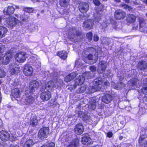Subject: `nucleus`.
I'll use <instances>...</instances> for the list:
<instances>
[{"label": "nucleus", "instance_id": "nucleus-46", "mask_svg": "<svg viewBox=\"0 0 147 147\" xmlns=\"http://www.w3.org/2000/svg\"><path fill=\"white\" fill-rule=\"evenodd\" d=\"M5 73L4 70L0 69V78L4 77L5 76Z\"/></svg>", "mask_w": 147, "mask_h": 147}, {"label": "nucleus", "instance_id": "nucleus-27", "mask_svg": "<svg viewBox=\"0 0 147 147\" xmlns=\"http://www.w3.org/2000/svg\"><path fill=\"white\" fill-rule=\"evenodd\" d=\"M70 31H71V32L69 33V35L70 37L71 36V38L74 39L76 35L78 34V32L75 28H73L72 30H70Z\"/></svg>", "mask_w": 147, "mask_h": 147}, {"label": "nucleus", "instance_id": "nucleus-55", "mask_svg": "<svg viewBox=\"0 0 147 147\" xmlns=\"http://www.w3.org/2000/svg\"><path fill=\"white\" fill-rule=\"evenodd\" d=\"M4 54L0 55V64L2 63L3 61L2 60V58L4 57Z\"/></svg>", "mask_w": 147, "mask_h": 147}, {"label": "nucleus", "instance_id": "nucleus-22", "mask_svg": "<svg viewBox=\"0 0 147 147\" xmlns=\"http://www.w3.org/2000/svg\"><path fill=\"white\" fill-rule=\"evenodd\" d=\"M136 17L134 15L129 14L126 19V22L130 24L134 23L136 20Z\"/></svg>", "mask_w": 147, "mask_h": 147}, {"label": "nucleus", "instance_id": "nucleus-39", "mask_svg": "<svg viewBox=\"0 0 147 147\" xmlns=\"http://www.w3.org/2000/svg\"><path fill=\"white\" fill-rule=\"evenodd\" d=\"M24 10L28 13H31L33 12V8L31 7H24L23 8Z\"/></svg>", "mask_w": 147, "mask_h": 147}, {"label": "nucleus", "instance_id": "nucleus-31", "mask_svg": "<svg viewBox=\"0 0 147 147\" xmlns=\"http://www.w3.org/2000/svg\"><path fill=\"white\" fill-rule=\"evenodd\" d=\"M34 143L32 139H29L26 141L24 147H30L32 146Z\"/></svg>", "mask_w": 147, "mask_h": 147}, {"label": "nucleus", "instance_id": "nucleus-10", "mask_svg": "<svg viewBox=\"0 0 147 147\" xmlns=\"http://www.w3.org/2000/svg\"><path fill=\"white\" fill-rule=\"evenodd\" d=\"M79 8L81 13H85L87 12L88 10L89 6L87 3L82 2L79 4Z\"/></svg>", "mask_w": 147, "mask_h": 147}, {"label": "nucleus", "instance_id": "nucleus-34", "mask_svg": "<svg viewBox=\"0 0 147 147\" xmlns=\"http://www.w3.org/2000/svg\"><path fill=\"white\" fill-rule=\"evenodd\" d=\"M70 0H60V5L63 7H66L68 5Z\"/></svg>", "mask_w": 147, "mask_h": 147}, {"label": "nucleus", "instance_id": "nucleus-26", "mask_svg": "<svg viewBox=\"0 0 147 147\" xmlns=\"http://www.w3.org/2000/svg\"><path fill=\"white\" fill-rule=\"evenodd\" d=\"M79 142L78 139H74L67 147H77Z\"/></svg>", "mask_w": 147, "mask_h": 147}, {"label": "nucleus", "instance_id": "nucleus-32", "mask_svg": "<svg viewBox=\"0 0 147 147\" xmlns=\"http://www.w3.org/2000/svg\"><path fill=\"white\" fill-rule=\"evenodd\" d=\"M4 56L6 61L4 62L5 63V64H7L9 63L10 60L11 59V55L9 53H7L4 55Z\"/></svg>", "mask_w": 147, "mask_h": 147}, {"label": "nucleus", "instance_id": "nucleus-41", "mask_svg": "<svg viewBox=\"0 0 147 147\" xmlns=\"http://www.w3.org/2000/svg\"><path fill=\"white\" fill-rule=\"evenodd\" d=\"M29 16L28 15L24 14L22 16L20 17L21 19L23 21L28 20L29 18Z\"/></svg>", "mask_w": 147, "mask_h": 147}, {"label": "nucleus", "instance_id": "nucleus-2", "mask_svg": "<svg viewBox=\"0 0 147 147\" xmlns=\"http://www.w3.org/2000/svg\"><path fill=\"white\" fill-rule=\"evenodd\" d=\"M32 92L26 89L25 91V101L24 103L26 105L32 103L34 101V98Z\"/></svg>", "mask_w": 147, "mask_h": 147}, {"label": "nucleus", "instance_id": "nucleus-4", "mask_svg": "<svg viewBox=\"0 0 147 147\" xmlns=\"http://www.w3.org/2000/svg\"><path fill=\"white\" fill-rule=\"evenodd\" d=\"M26 54L25 52H21L17 53L15 56L16 60L19 63L25 62L26 60Z\"/></svg>", "mask_w": 147, "mask_h": 147}, {"label": "nucleus", "instance_id": "nucleus-12", "mask_svg": "<svg viewBox=\"0 0 147 147\" xmlns=\"http://www.w3.org/2000/svg\"><path fill=\"white\" fill-rule=\"evenodd\" d=\"M9 135L8 132L2 130L0 132V138L3 141H6L9 139Z\"/></svg>", "mask_w": 147, "mask_h": 147}, {"label": "nucleus", "instance_id": "nucleus-16", "mask_svg": "<svg viewBox=\"0 0 147 147\" xmlns=\"http://www.w3.org/2000/svg\"><path fill=\"white\" fill-rule=\"evenodd\" d=\"M78 74V73L76 72H73L69 74L66 77L65 81L67 82L70 81L75 78Z\"/></svg>", "mask_w": 147, "mask_h": 147}, {"label": "nucleus", "instance_id": "nucleus-24", "mask_svg": "<svg viewBox=\"0 0 147 147\" xmlns=\"http://www.w3.org/2000/svg\"><path fill=\"white\" fill-rule=\"evenodd\" d=\"M7 30L6 28L0 26V39L4 37Z\"/></svg>", "mask_w": 147, "mask_h": 147}, {"label": "nucleus", "instance_id": "nucleus-42", "mask_svg": "<svg viewBox=\"0 0 147 147\" xmlns=\"http://www.w3.org/2000/svg\"><path fill=\"white\" fill-rule=\"evenodd\" d=\"M121 85L119 86H118V85L117 86H115V88L117 89V90L120 89L122 87H123L125 86V85L124 84H123L122 82H120L119 84Z\"/></svg>", "mask_w": 147, "mask_h": 147}, {"label": "nucleus", "instance_id": "nucleus-21", "mask_svg": "<svg viewBox=\"0 0 147 147\" xmlns=\"http://www.w3.org/2000/svg\"><path fill=\"white\" fill-rule=\"evenodd\" d=\"M112 99V97L109 94L105 95L102 98V101L106 104L110 103Z\"/></svg>", "mask_w": 147, "mask_h": 147}, {"label": "nucleus", "instance_id": "nucleus-52", "mask_svg": "<svg viewBox=\"0 0 147 147\" xmlns=\"http://www.w3.org/2000/svg\"><path fill=\"white\" fill-rule=\"evenodd\" d=\"M93 56L92 54H89L88 57V59L89 60H92L93 59Z\"/></svg>", "mask_w": 147, "mask_h": 147}, {"label": "nucleus", "instance_id": "nucleus-18", "mask_svg": "<svg viewBox=\"0 0 147 147\" xmlns=\"http://www.w3.org/2000/svg\"><path fill=\"white\" fill-rule=\"evenodd\" d=\"M81 141L82 144L86 145L92 144L93 143L92 140L90 137L88 136L83 137Z\"/></svg>", "mask_w": 147, "mask_h": 147}, {"label": "nucleus", "instance_id": "nucleus-28", "mask_svg": "<svg viewBox=\"0 0 147 147\" xmlns=\"http://www.w3.org/2000/svg\"><path fill=\"white\" fill-rule=\"evenodd\" d=\"M89 108L91 110H94L96 108V101L94 100H91L89 105Z\"/></svg>", "mask_w": 147, "mask_h": 147}, {"label": "nucleus", "instance_id": "nucleus-3", "mask_svg": "<svg viewBox=\"0 0 147 147\" xmlns=\"http://www.w3.org/2000/svg\"><path fill=\"white\" fill-rule=\"evenodd\" d=\"M39 83L35 80H32L30 82L28 87H27L26 89L31 92H33L35 88L37 89L39 87Z\"/></svg>", "mask_w": 147, "mask_h": 147}, {"label": "nucleus", "instance_id": "nucleus-59", "mask_svg": "<svg viewBox=\"0 0 147 147\" xmlns=\"http://www.w3.org/2000/svg\"><path fill=\"white\" fill-rule=\"evenodd\" d=\"M36 63H37V62L38 63V64H37L38 65H36V67L38 68V67H39L40 66V62H39L38 61V60L36 61Z\"/></svg>", "mask_w": 147, "mask_h": 147}, {"label": "nucleus", "instance_id": "nucleus-15", "mask_svg": "<svg viewBox=\"0 0 147 147\" xmlns=\"http://www.w3.org/2000/svg\"><path fill=\"white\" fill-rule=\"evenodd\" d=\"M50 92L49 91H44L40 95V98L43 101L48 100L51 98Z\"/></svg>", "mask_w": 147, "mask_h": 147}, {"label": "nucleus", "instance_id": "nucleus-63", "mask_svg": "<svg viewBox=\"0 0 147 147\" xmlns=\"http://www.w3.org/2000/svg\"><path fill=\"white\" fill-rule=\"evenodd\" d=\"M105 23H103L102 24V27H103L104 28H106V27H107L108 26V25H107V24H106V26H105Z\"/></svg>", "mask_w": 147, "mask_h": 147}, {"label": "nucleus", "instance_id": "nucleus-38", "mask_svg": "<svg viewBox=\"0 0 147 147\" xmlns=\"http://www.w3.org/2000/svg\"><path fill=\"white\" fill-rule=\"evenodd\" d=\"M84 118L85 119L86 122L92 124L93 121L92 120L91 117L90 116H85L84 117Z\"/></svg>", "mask_w": 147, "mask_h": 147}, {"label": "nucleus", "instance_id": "nucleus-44", "mask_svg": "<svg viewBox=\"0 0 147 147\" xmlns=\"http://www.w3.org/2000/svg\"><path fill=\"white\" fill-rule=\"evenodd\" d=\"M86 36L89 40H91L92 39V34L91 32L88 33L86 35Z\"/></svg>", "mask_w": 147, "mask_h": 147}, {"label": "nucleus", "instance_id": "nucleus-36", "mask_svg": "<svg viewBox=\"0 0 147 147\" xmlns=\"http://www.w3.org/2000/svg\"><path fill=\"white\" fill-rule=\"evenodd\" d=\"M146 20L143 18H140L139 19V22L140 24V29L144 27L145 28Z\"/></svg>", "mask_w": 147, "mask_h": 147}, {"label": "nucleus", "instance_id": "nucleus-43", "mask_svg": "<svg viewBox=\"0 0 147 147\" xmlns=\"http://www.w3.org/2000/svg\"><path fill=\"white\" fill-rule=\"evenodd\" d=\"M141 92L145 94H147V86L143 87L141 89Z\"/></svg>", "mask_w": 147, "mask_h": 147}, {"label": "nucleus", "instance_id": "nucleus-19", "mask_svg": "<svg viewBox=\"0 0 147 147\" xmlns=\"http://www.w3.org/2000/svg\"><path fill=\"white\" fill-rule=\"evenodd\" d=\"M15 8L13 6H9L5 8L4 10V14H10L13 13Z\"/></svg>", "mask_w": 147, "mask_h": 147}, {"label": "nucleus", "instance_id": "nucleus-61", "mask_svg": "<svg viewBox=\"0 0 147 147\" xmlns=\"http://www.w3.org/2000/svg\"><path fill=\"white\" fill-rule=\"evenodd\" d=\"M4 56H5L4 55ZM2 60L3 61V62H2V63L3 64H5V63L4 62L5 61H6V60H5V56H4L3 58H2Z\"/></svg>", "mask_w": 147, "mask_h": 147}, {"label": "nucleus", "instance_id": "nucleus-60", "mask_svg": "<svg viewBox=\"0 0 147 147\" xmlns=\"http://www.w3.org/2000/svg\"><path fill=\"white\" fill-rule=\"evenodd\" d=\"M127 9L129 11H131L132 10V8L131 7L128 5Z\"/></svg>", "mask_w": 147, "mask_h": 147}, {"label": "nucleus", "instance_id": "nucleus-14", "mask_svg": "<svg viewBox=\"0 0 147 147\" xmlns=\"http://www.w3.org/2000/svg\"><path fill=\"white\" fill-rule=\"evenodd\" d=\"M138 68L140 70L144 71L147 69V62L145 61L139 62L138 64Z\"/></svg>", "mask_w": 147, "mask_h": 147}, {"label": "nucleus", "instance_id": "nucleus-50", "mask_svg": "<svg viewBox=\"0 0 147 147\" xmlns=\"http://www.w3.org/2000/svg\"><path fill=\"white\" fill-rule=\"evenodd\" d=\"M90 70L92 72L95 71L96 69V67L94 66H91L90 68Z\"/></svg>", "mask_w": 147, "mask_h": 147}, {"label": "nucleus", "instance_id": "nucleus-57", "mask_svg": "<svg viewBox=\"0 0 147 147\" xmlns=\"http://www.w3.org/2000/svg\"><path fill=\"white\" fill-rule=\"evenodd\" d=\"M143 84H147V78H146L143 80Z\"/></svg>", "mask_w": 147, "mask_h": 147}, {"label": "nucleus", "instance_id": "nucleus-30", "mask_svg": "<svg viewBox=\"0 0 147 147\" xmlns=\"http://www.w3.org/2000/svg\"><path fill=\"white\" fill-rule=\"evenodd\" d=\"M103 12L100 11L98 12H97L95 14V20L97 22H98L101 19V17L103 14Z\"/></svg>", "mask_w": 147, "mask_h": 147}, {"label": "nucleus", "instance_id": "nucleus-11", "mask_svg": "<svg viewBox=\"0 0 147 147\" xmlns=\"http://www.w3.org/2000/svg\"><path fill=\"white\" fill-rule=\"evenodd\" d=\"M106 67L107 64L105 61H100L98 63L97 71L99 73H102L105 71Z\"/></svg>", "mask_w": 147, "mask_h": 147}, {"label": "nucleus", "instance_id": "nucleus-6", "mask_svg": "<svg viewBox=\"0 0 147 147\" xmlns=\"http://www.w3.org/2000/svg\"><path fill=\"white\" fill-rule=\"evenodd\" d=\"M125 13L120 9L117 10L115 12V17L117 20L123 19L125 17Z\"/></svg>", "mask_w": 147, "mask_h": 147}, {"label": "nucleus", "instance_id": "nucleus-33", "mask_svg": "<svg viewBox=\"0 0 147 147\" xmlns=\"http://www.w3.org/2000/svg\"><path fill=\"white\" fill-rule=\"evenodd\" d=\"M138 80L136 79L131 80L128 82V84L130 86H135L138 83Z\"/></svg>", "mask_w": 147, "mask_h": 147}, {"label": "nucleus", "instance_id": "nucleus-47", "mask_svg": "<svg viewBox=\"0 0 147 147\" xmlns=\"http://www.w3.org/2000/svg\"><path fill=\"white\" fill-rule=\"evenodd\" d=\"M5 48V46L4 45L0 43V53L3 52Z\"/></svg>", "mask_w": 147, "mask_h": 147}, {"label": "nucleus", "instance_id": "nucleus-49", "mask_svg": "<svg viewBox=\"0 0 147 147\" xmlns=\"http://www.w3.org/2000/svg\"><path fill=\"white\" fill-rule=\"evenodd\" d=\"M144 138L142 136H140L139 140V142L140 144H142L143 143L142 141L144 140Z\"/></svg>", "mask_w": 147, "mask_h": 147}, {"label": "nucleus", "instance_id": "nucleus-56", "mask_svg": "<svg viewBox=\"0 0 147 147\" xmlns=\"http://www.w3.org/2000/svg\"><path fill=\"white\" fill-rule=\"evenodd\" d=\"M132 2L135 5H138L140 3L139 1H137L136 0Z\"/></svg>", "mask_w": 147, "mask_h": 147}, {"label": "nucleus", "instance_id": "nucleus-13", "mask_svg": "<svg viewBox=\"0 0 147 147\" xmlns=\"http://www.w3.org/2000/svg\"><path fill=\"white\" fill-rule=\"evenodd\" d=\"M84 130L83 126L81 123H79L76 125L74 129L75 133L78 135H80L82 134Z\"/></svg>", "mask_w": 147, "mask_h": 147}, {"label": "nucleus", "instance_id": "nucleus-53", "mask_svg": "<svg viewBox=\"0 0 147 147\" xmlns=\"http://www.w3.org/2000/svg\"><path fill=\"white\" fill-rule=\"evenodd\" d=\"M128 6V5L124 3L121 4L120 5V6L123 7L124 8L126 9H127Z\"/></svg>", "mask_w": 147, "mask_h": 147}, {"label": "nucleus", "instance_id": "nucleus-25", "mask_svg": "<svg viewBox=\"0 0 147 147\" xmlns=\"http://www.w3.org/2000/svg\"><path fill=\"white\" fill-rule=\"evenodd\" d=\"M20 91L19 88H15L12 92V94L14 97L18 98L20 96Z\"/></svg>", "mask_w": 147, "mask_h": 147}, {"label": "nucleus", "instance_id": "nucleus-40", "mask_svg": "<svg viewBox=\"0 0 147 147\" xmlns=\"http://www.w3.org/2000/svg\"><path fill=\"white\" fill-rule=\"evenodd\" d=\"M16 69H15L13 68L10 69V74H13L15 73H18V72L20 71V68H16Z\"/></svg>", "mask_w": 147, "mask_h": 147}, {"label": "nucleus", "instance_id": "nucleus-54", "mask_svg": "<svg viewBox=\"0 0 147 147\" xmlns=\"http://www.w3.org/2000/svg\"><path fill=\"white\" fill-rule=\"evenodd\" d=\"M113 136V133L111 132H109L107 134V136L109 138H111Z\"/></svg>", "mask_w": 147, "mask_h": 147}, {"label": "nucleus", "instance_id": "nucleus-62", "mask_svg": "<svg viewBox=\"0 0 147 147\" xmlns=\"http://www.w3.org/2000/svg\"><path fill=\"white\" fill-rule=\"evenodd\" d=\"M10 147H19V146L16 145H11Z\"/></svg>", "mask_w": 147, "mask_h": 147}, {"label": "nucleus", "instance_id": "nucleus-35", "mask_svg": "<svg viewBox=\"0 0 147 147\" xmlns=\"http://www.w3.org/2000/svg\"><path fill=\"white\" fill-rule=\"evenodd\" d=\"M87 86L83 85L80 87H79L78 89L77 90V92L78 93H84L85 91H86V89H87Z\"/></svg>", "mask_w": 147, "mask_h": 147}, {"label": "nucleus", "instance_id": "nucleus-64", "mask_svg": "<svg viewBox=\"0 0 147 147\" xmlns=\"http://www.w3.org/2000/svg\"><path fill=\"white\" fill-rule=\"evenodd\" d=\"M125 3H128L129 2V0H123Z\"/></svg>", "mask_w": 147, "mask_h": 147}, {"label": "nucleus", "instance_id": "nucleus-5", "mask_svg": "<svg viewBox=\"0 0 147 147\" xmlns=\"http://www.w3.org/2000/svg\"><path fill=\"white\" fill-rule=\"evenodd\" d=\"M49 128L48 127H44L40 129L38 134V137L42 140L45 138H46L49 134Z\"/></svg>", "mask_w": 147, "mask_h": 147}, {"label": "nucleus", "instance_id": "nucleus-8", "mask_svg": "<svg viewBox=\"0 0 147 147\" xmlns=\"http://www.w3.org/2000/svg\"><path fill=\"white\" fill-rule=\"evenodd\" d=\"M60 86V84L54 80L50 81L48 82L46 85V88H47L48 90H52L54 88H57Z\"/></svg>", "mask_w": 147, "mask_h": 147}, {"label": "nucleus", "instance_id": "nucleus-1", "mask_svg": "<svg viewBox=\"0 0 147 147\" xmlns=\"http://www.w3.org/2000/svg\"><path fill=\"white\" fill-rule=\"evenodd\" d=\"M104 81V79H101L100 78H98L94 80L93 82L94 85L88 88L87 87L86 92L87 94H90L99 91L101 89V84Z\"/></svg>", "mask_w": 147, "mask_h": 147}, {"label": "nucleus", "instance_id": "nucleus-20", "mask_svg": "<svg viewBox=\"0 0 147 147\" xmlns=\"http://www.w3.org/2000/svg\"><path fill=\"white\" fill-rule=\"evenodd\" d=\"M30 125L32 127H35L38 123V120L37 118V117L35 115H32L30 120Z\"/></svg>", "mask_w": 147, "mask_h": 147}, {"label": "nucleus", "instance_id": "nucleus-9", "mask_svg": "<svg viewBox=\"0 0 147 147\" xmlns=\"http://www.w3.org/2000/svg\"><path fill=\"white\" fill-rule=\"evenodd\" d=\"M24 73L26 76H29L32 75L33 71L32 67L29 64L25 65L24 69Z\"/></svg>", "mask_w": 147, "mask_h": 147}, {"label": "nucleus", "instance_id": "nucleus-7", "mask_svg": "<svg viewBox=\"0 0 147 147\" xmlns=\"http://www.w3.org/2000/svg\"><path fill=\"white\" fill-rule=\"evenodd\" d=\"M6 21L8 26L11 28L15 26L18 20L14 17H10L7 18Z\"/></svg>", "mask_w": 147, "mask_h": 147}, {"label": "nucleus", "instance_id": "nucleus-37", "mask_svg": "<svg viewBox=\"0 0 147 147\" xmlns=\"http://www.w3.org/2000/svg\"><path fill=\"white\" fill-rule=\"evenodd\" d=\"M91 73L89 72H86L83 74V76L84 78H85V80L86 79H88L90 78L91 76L90 75Z\"/></svg>", "mask_w": 147, "mask_h": 147}, {"label": "nucleus", "instance_id": "nucleus-45", "mask_svg": "<svg viewBox=\"0 0 147 147\" xmlns=\"http://www.w3.org/2000/svg\"><path fill=\"white\" fill-rule=\"evenodd\" d=\"M45 145L46 147H55V144L53 142H51Z\"/></svg>", "mask_w": 147, "mask_h": 147}, {"label": "nucleus", "instance_id": "nucleus-51", "mask_svg": "<svg viewBox=\"0 0 147 147\" xmlns=\"http://www.w3.org/2000/svg\"><path fill=\"white\" fill-rule=\"evenodd\" d=\"M99 39L98 37L96 34H94V40L95 41H97Z\"/></svg>", "mask_w": 147, "mask_h": 147}, {"label": "nucleus", "instance_id": "nucleus-17", "mask_svg": "<svg viewBox=\"0 0 147 147\" xmlns=\"http://www.w3.org/2000/svg\"><path fill=\"white\" fill-rule=\"evenodd\" d=\"M94 24V21L91 19L88 20L83 23V26L88 29H91Z\"/></svg>", "mask_w": 147, "mask_h": 147}, {"label": "nucleus", "instance_id": "nucleus-58", "mask_svg": "<svg viewBox=\"0 0 147 147\" xmlns=\"http://www.w3.org/2000/svg\"><path fill=\"white\" fill-rule=\"evenodd\" d=\"M104 84L105 86H107L109 84V82L107 81H105L104 82Z\"/></svg>", "mask_w": 147, "mask_h": 147}, {"label": "nucleus", "instance_id": "nucleus-48", "mask_svg": "<svg viewBox=\"0 0 147 147\" xmlns=\"http://www.w3.org/2000/svg\"><path fill=\"white\" fill-rule=\"evenodd\" d=\"M93 2L94 4L96 6L99 5L100 3L98 0H94Z\"/></svg>", "mask_w": 147, "mask_h": 147}, {"label": "nucleus", "instance_id": "nucleus-29", "mask_svg": "<svg viewBox=\"0 0 147 147\" xmlns=\"http://www.w3.org/2000/svg\"><path fill=\"white\" fill-rule=\"evenodd\" d=\"M57 54L61 58L63 59H65L67 57V53L65 51H59Z\"/></svg>", "mask_w": 147, "mask_h": 147}, {"label": "nucleus", "instance_id": "nucleus-23", "mask_svg": "<svg viewBox=\"0 0 147 147\" xmlns=\"http://www.w3.org/2000/svg\"><path fill=\"white\" fill-rule=\"evenodd\" d=\"M85 78L82 75L79 76L75 80V84L76 85H81L84 82Z\"/></svg>", "mask_w": 147, "mask_h": 147}]
</instances>
